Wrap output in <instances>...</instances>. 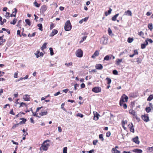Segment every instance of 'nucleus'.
<instances>
[{
    "label": "nucleus",
    "mask_w": 153,
    "mask_h": 153,
    "mask_svg": "<svg viewBox=\"0 0 153 153\" xmlns=\"http://www.w3.org/2000/svg\"><path fill=\"white\" fill-rule=\"evenodd\" d=\"M48 142H50V140H47L45 141L42 144L40 148V150L42 149L44 151H47L48 150L50 145L49 143H47Z\"/></svg>",
    "instance_id": "nucleus-1"
},
{
    "label": "nucleus",
    "mask_w": 153,
    "mask_h": 153,
    "mask_svg": "<svg viewBox=\"0 0 153 153\" xmlns=\"http://www.w3.org/2000/svg\"><path fill=\"white\" fill-rule=\"evenodd\" d=\"M64 29L66 31H69L71 29V25L69 20L67 21L65 24Z\"/></svg>",
    "instance_id": "nucleus-2"
},
{
    "label": "nucleus",
    "mask_w": 153,
    "mask_h": 153,
    "mask_svg": "<svg viewBox=\"0 0 153 153\" xmlns=\"http://www.w3.org/2000/svg\"><path fill=\"white\" fill-rule=\"evenodd\" d=\"M75 54L76 56L80 58L82 56L83 52L81 49H79L76 51Z\"/></svg>",
    "instance_id": "nucleus-3"
},
{
    "label": "nucleus",
    "mask_w": 153,
    "mask_h": 153,
    "mask_svg": "<svg viewBox=\"0 0 153 153\" xmlns=\"http://www.w3.org/2000/svg\"><path fill=\"white\" fill-rule=\"evenodd\" d=\"M92 91L95 93H98L101 91V88L100 87H95L92 89Z\"/></svg>",
    "instance_id": "nucleus-4"
},
{
    "label": "nucleus",
    "mask_w": 153,
    "mask_h": 153,
    "mask_svg": "<svg viewBox=\"0 0 153 153\" xmlns=\"http://www.w3.org/2000/svg\"><path fill=\"white\" fill-rule=\"evenodd\" d=\"M100 43L105 45L107 43V39L105 37L101 38L100 40Z\"/></svg>",
    "instance_id": "nucleus-5"
},
{
    "label": "nucleus",
    "mask_w": 153,
    "mask_h": 153,
    "mask_svg": "<svg viewBox=\"0 0 153 153\" xmlns=\"http://www.w3.org/2000/svg\"><path fill=\"white\" fill-rule=\"evenodd\" d=\"M141 117L143 120L145 122H147L149 120V117L145 114L142 115Z\"/></svg>",
    "instance_id": "nucleus-6"
},
{
    "label": "nucleus",
    "mask_w": 153,
    "mask_h": 153,
    "mask_svg": "<svg viewBox=\"0 0 153 153\" xmlns=\"http://www.w3.org/2000/svg\"><path fill=\"white\" fill-rule=\"evenodd\" d=\"M47 7L46 5H44L42 6L40 9V11L42 13H44L47 10Z\"/></svg>",
    "instance_id": "nucleus-7"
},
{
    "label": "nucleus",
    "mask_w": 153,
    "mask_h": 153,
    "mask_svg": "<svg viewBox=\"0 0 153 153\" xmlns=\"http://www.w3.org/2000/svg\"><path fill=\"white\" fill-rule=\"evenodd\" d=\"M132 140L134 142L137 144H138L140 142L138 140V136H136L133 138L132 139Z\"/></svg>",
    "instance_id": "nucleus-8"
},
{
    "label": "nucleus",
    "mask_w": 153,
    "mask_h": 153,
    "mask_svg": "<svg viewBox=\"0 0 153 153\" xmlns=\"http://www.w3.org/2000/svg\"><path fill=\"white\" fill-rule=\"evenodd\" d=\"M29 95L26 94L23 96V98L25 101H29L30 100V97Z\"/></svg>",
    "instance_id": "nucleus-9"
},
{
    "label": "nucleus",
    "mask_w": 153,
    "mask_h": 153,
    "mask_svg": "<svg viewBox=\"0 0 153 153\" xmlns=\"http://www.w3.org/2000/svg\"><path fill=\"white\" fill-rule=\"evenodd\" d=\"M99 55V52L98 51H96L93 55L91 56V58H95L96 56H97Z\"/></svg>",
    "instance_id": "nucleus-10"
},
{
    "label": "nucleus",
    "mask_w": 153,
    "mask_h": 153,
    "mask_svg": "<svg viewBox=\"0 0 153 153\" xmlns=\"http://www.w3.org/2000/svg\"><path fill=\"white\" fill-rule=\"evenodd\" d=\"M127 15V16H131L132 15V13L131 11L130 10H128L126 11L124 13L123 15Z\"/></svg>",
    "instance_id": "nucleus-11"
},
{
    "label": "nucleus",
    "mask_w": 153,
    "mask_h": 153,
    "mask_svg": "<svg viewBox=\"0 0 153 153\" xmlns=\"http://www.w3.org/2000/svg\"><path fill=\"white\" fill-rule=\"evenodd\" d=\"M94 120H97L98 119L99 117L98 116L99 115V114L97 113L96 112H94Z\"/></svg>",
    "instance_id": "nucleus-12"
},
{
    "label": "nucleus",
    "mask_w": 153,
    "mask_h": 153,
    "mask_svg": "<svg viewBox=\"0 0 153 153\" xmlns=\"http://www.w3.org/2000/svg\"><path fill=\"white\" fill-rule=\"evenodd\" d=\"M148 44V42L147 41H145V42L143 44H142L141 46L142 49H144L146 45Z\"/></svg>",
    "instance_id": "nucleus-13"
},
{
    "label": "nucleus",
    "mask_w": 153,
    "mask_h": 153,
    "mask_svg": "<svg viewBox=\"0 0 153 153\" xmlns=\"http://www.w3.org/2000/svg\"><path fill=\"white\" fill-rule=\"evenodd\" d=\"M58 33V31L56 29L53 30L52 33L50 35V36H53L56 34Z\"/></svg>",
    "instance_id": "nucleus-14"
},
{
    "label": "nucleus",
    "mask_w": 153,
    "mask_h": 153,
    "mask_svg": "<svg viewBox=\"0 0 153 153\" xmlns=\"http://www.w3.org/2000/svg\"><path fill=\"white\" fill-rule=\"evenodd\" d=\"M112 56V55H106L105 57L104 58V60L105 61H108L109 59H111Z\"/></svg>",
    "instance_id": "nucleus-15"
},
{
    "label": "nucleus",
    "mask_w": 153,
    "mask_h": 153,
    "mask_svg": "<svg viewBox=\"0 0 153 153\" xmlns=\"http://www.w3.org/2000/svg\"><path fill=\"white\" fill-rule=\"evenodd\" d=\"M96 68L97 69L101 70L103 68V66L101 64H97L95 66Z\"/></svg>",
    "instance_id": "nucleus-16"
},
{
    "label": "nucleus",
    "mask_w": 153,
    "mask_h": 153,
    "mask_svg": "<svg viewBox=\"0 0 153 153\" xmlns=\"http://www.w3.org/2000/svg\"><path fill=\"white\" fill-rule=\"evenodd\" d=\"M20 120H22V121H20L19 123V124H25L27 121L26 119L24 118H21L20 119Z\"/></svg>",
    "instance_id": "nucleus-17"
},
{
    "label": "nucleus",
    "mask_w": 153,
    "mask_h": 153,
    "mask_svg": "<svg viewBox=\"0 0 153 153\" xmlns=\"http://www.w3.org/2000/svg\"><path fill=\"white\" fill-rule=\"evenodd\" d=\"M128 127L130 128V131H131L134 133V127L132 123L131 125H128Z\"/></svg>",
    "instance_id": "nucleus-18"
},
{
    "label": "nucleus",
    "mask_w": 153,
    "mask_h": 153,
    "mask_svg": "<svg viewBox=\"0 0 153 153\" xmlns=\"http://www.w3.org/2000/svg\"><path fill=\"white\" fill-rule=\"evenodd\" d=\"M17 12V9L16 8L14 9V11L10 15L11 17L16 16V13Z\"/></svg>",
    "instance_id": "nucleus-19"
},
{
    "label": "nucleus",
    "mask_w": 153,
    "mask_h": 153,
    "mask_svg": "<svg viewBox=\"0 0 153 153\" xmlns=\"http://www.w3.org/2000/svg\"><path fill=\"white\" fill-rule=\"evenodd\" d=\"M134 152L137 153H142V151L140 149H135L132 150Z\"/></svg>",
    "instance_id": "nucleus-20"
},
{
    "label": "nucleus",
    "mask_w": 153,
    "mask_h": 153,
    "mask_svg": "<svg viewBox=\"0 0 153 153\" xmlns=\"http://www.w3.org/2000/svg\"><path fill=\"white\" fill-rule=\"evenodd\" d=\"M129 113L130 114H132L134 116V117L136 115V114L135 111L133 110H130L129 111Z\"/></svg>",
    "instance_id": "nucleus-21"
},
{
    "label": "nucleus",
    "mask_w": 153,
    "mask_h": 153,
    "mask_svg": "<svg viewBox=\"0 0 153 153\" xmlns=\"http://www.w3.org/2000/svg\"><path fill=\"white\" fill-rule=\"evenodd\" d=\"M122 59H118L116 61V64L117 65H119L120 64V63L122 62Z\"/></svg>",
    "instance_id": "nucleus-22"
},
{
    "label": "nucleus",
    "mask_w": 153,
    "mask_h": 153,
    "mask_svg": "<svg viewBox=\"0 0 153 153\" xmlns=\"http://www.w3.org/2000/svg\"><path fill=\"white\" fill-rule=\"evenodd\" d=\"M124 102L125 100H124L123 99V97H121L120 102V105L121 106L123 105V104H124L123 102Z\"/></svg>",
    "instance_id": "nucleus-23"
},
{
    "label": "nucleus",
    "mask_w": 153,
    "mask_h": 153,
    "mask_svg": "<svg viewBox=\"0 0 153 153\" xmlns=\"http://www.w3.org/2000/svg\"><path fill=\"white\" fill-rule=\"evenodd\" d=\"M123 97V99L126 102H127L128 99V97L125 94H123L121 97Z\"/></svg>",
    "instance_id": "nucleus-24"
},
{
    "label": "nucleus",
    "mask_w": 153,
    "mask_h": 153,
    "mask_svg": "<svg viewBox=\"0 0 153 153\" xmlns=\"http://www.w3.org/2000/svg\"><path fill=\"white\" fill-rule=\"evenodd\" d=\"M37 26L39 27V29L40 30L42 31V24H39L37 25Z\"/></svg>",
    "instance_id": "nucleus-25"
},
{
    "label": "nucleus",
    "mask_w": 153,
    "mask_h": 153,
    "mask_svg": "<svg viewBox=\"0 0 153 153\" xmlns=\"http://www.w3.org/2000/svg\"><path fill=\"white\" fill-rule=\"evenodd\" d=\"M112 10L110 8L109 10L108 11V13H107V12H105V15L106 16H107L108 15H109L111 14V11H112Z\"/></svg>",
    "instance_id": "nucleus-26"
},
{
    "label": "nucleus",
    "mask_w": 153,
    "mask_h": 153,
    "mask_svg": "<svg viewBox=\"0 0 153 153\" xmlns=\"http://www.w3.org/2000/svg\"><path fill=\"white\" fill-rule=\"evenodd\" d=\"M112 151H114V153H120V151L114 148L112 149Z\"/></svg>",
    "instance_id": "nucleus-27"
},
{
    "label": "nucleus",
    "mask_w": 153,
    "mask_h": 153,
    "mask_svg": "<svg viewBox=\"0 0 153 153\" xmlns=\"http://www.w3.org/2000/svg\"><path fill=\"white\" fill-rule=\"evenodd\" d=\"M25 22L29 26L31 25V23L29 19H26L25 20Z\"/></svg>",
    "instance_id": "nucleus-28"
},
{
    "label": "nucleus",
    "mask_w": 153,
    "mask_h": 153,
    "mask_svg": "<svg viewBox=\"0 0 153 153\" xmlns=\"http://www.w3.org/2000/svg\"><path fill=\"white\" fill-rule=\"evenodd\" d=\"M105 79L107 81V84L110 85L111 81V79L107 77Z\"/></svg>",
    "instance_id": "nucleus-29"
},
{
    "label": "nucleus",
    "mask_w": 153,
    "mask_h": 153,
    "mask_svg": "<svg viewBox=\"0 0 153 153\" xmlns=\"http://www.w3.org/2000/svg\"><path fill=\"white\" fill-rule=\"evenodd\" d=\"M153 99V95H150L148 97L147 100L150 101Z\"/></svg>",
    "instance_id": "nucleus-30"
},
{
    "label": "nucleus",
    "mask_w": 153,
    "mask_h": 153,
    "mask_svg": "<svg viewBox=\"0 0 153 153\" xmlns=\"http://www.w3.org/2000/svg\"><path fill=\"white\" fill-rule=\"evenodd\" d=\"M47 45V43L46 42L41 47V48L42 50H43L44 49L46 48V46Z\"/></svg>",
    "instance_id": "nucleus-31"
},
{
    "label": "nucleus",
    "mask_w": 153,
    "mask_h": 153,
    "mask_svg": "<svg viewBox=\"0 0 153 153\" xmlns=\"http://www.w3.org/2000/svg\"><path fill=\"white\" fill-rule=\"evenodd\" d=\"M48 112L47 111L45 112H42L39 114L41 116H43L44 115H46L47 114Z\"/></svg>",
    "instance_id": "nucleus-32"
},
{
    "label": "nucleus",
    "mask_w": 153,
    "mask_h": 153,
    "mask_svg": "<svg viewBox=\"0 0 153 153\" xmlns=\"http://www.w3.org/2000/svg\"><path fill=\"white\" fill-rule=\"evenodd\" d=\"M16 21H17V19L15 18L13 20L12 22H10V23L11 24H13V25H14L16 24Z\"/></svg>",
    "instance_id": "nucleus-33"
},
{
    "label": "nucleus",
    "mask_w": 153,
    "mask_h": 153,
    "mask_svg": "<svg viewBox=\"0 0 153 153\" xmlns=\"http://www.w3.org/2000/svg\"><path fill=\"white\" fill-rule=\"evenodd\" d=\"M35 7H39L40 4H39L36 1V0H35V1L33 3Z\"/></svg>",
    "instance_id": "nucleus-34"
},
{
    "label": "nucleus",
    "mask_w": 153,
    "mask_h": 153,
    "mask_svg": "<svg viewBox=\"0 0 153 153\" xmlns=\"http://www.w3.org/2000/svg\"><path fill=\"white\" fill-rule=\"evenodd\" d=\"M4 36V35H3L0 37V41L3 43L5 41V39H3Z\"/></svg>",
    "instance_id": "nucleus-35"
},
{
    "label": "nucleus",
    "mask_w": 153,
    "mask_h": 153,
    "mask_svg": "<svg viewBox=\"0 0 153 153\" xmlns=\"http://www.w3.org/2000/svg\"><path fill=\"white\" fill-rule=\"evenodd\" d=\"M87 36H83L81 40H80V41L79 42V43H82V42L85 40L86 38H87Z\"/></svg>",
    "instance_id": "nucleus-36"
},
{
    "label": "nucleus",
    "mask_w": 153,
    "mask_h": 153,
    "mask_svg": "<svg viewBox=\"0 0 153 153\" xmlns=\"http://www.w3.org/2000/svg\"><path fill=\"white\" fill-rule=\"evenodd\" d=\"M148 27L151 30H152L153 28L152 24L151 23L149 24L148 25Z\"/></svg>",
    "instance_id": "nucleus-37"
},
{
    "label": "nucleus",
    "mask_w": 153,
    "mask_h": 153,
    "mask_svg": "<svg viewBox=\"0 0 153 153\" xmlns=\"http://www.w3.org/2000/svg\"><path fill=\"white\" fill-rule=\"evenodd\" d=\"M49 50L50 51V54L51 56H52L54 54L53 52V48H49Z\"/></svg>",
    "instance_id": "nucleus-38"
},
{
    "label": "nucleus",
    "mask_w": 153,
    "mask_h": 153,
    "mask_svg": "<svg viewBox=\"0 0 153 153\" xmlns=\"http://www.w3.org/2000/svg\"><path fill=\"white\" fill-rule=\"evenodd\" d=\"M145 109H146V112L147 113H149L150 111L151 110V108L150 107H146V108Z\"/></svg>",
    "instance_id": "nucleus-39"
},
{
    "label": "nucleus",
    "mask_w": 153,
    "mask_h": 153,
    "mask_svg": "<svg viewBox=\"0 0 153 153\" xmlns=\"http://www.w3.org/2000/svg\"><path fill=\"white\" fill-rule=\"evenodd\" d=\"M133 41V39L129 37L128 38L127 42L129 43H131Z\"/></svg>",
    "instance_id": "nucleus-40"
},
{
    "label": "nucleus",
    "mask_w": 153,
    "mask_h": 153,
    "mask_svg": "<svg viewBox=\"0 0 153 153\" xmlns=\"http://www.w3.org/2000/svg\"><path fill=\"white\" fill-rule=\"evenodd\" d=\"M40 51H36V53H35V55L37 58H38L39 57V53Z\"/></svg>",
    "instance_id": "nucleus-41"
},
{
    "label": "nucleus",
    "mask_w": 153,
    "mask_h": 153,
    "mask_svg": "<svg viewBox=\"0 0 153 153\" xmlns=\"http://www.w3.org/2000/svg\"><path fill=\"white\" fill-rule=\"evenodd\" d=\"M99 138L101 139V140L103 141L104 140V139L103 137L102 134H100L99 135Z\"/></svg>",
    "instance_id": "nucleus-42"
},
{
    "label": "nucleus",
    "mask_w": 153,
    "mask_h": 153,
    "mask_svg": "<svg viewBox=\"0 0 153 153\" xmlns=\"http://www.w3.org/2000/svg\"><path fill=\"white\" fill-rule=\"evenodd\" d=\"M124 53H127V50L125 49L124 51H123V52L120 53L119 54V55L120 56H121V55H123V54Z\"/></svg>",
    "instance_id": "nucleus-43"
},
{
    "label": "nucleus",
    "mask_w": 153,
    "mask_h": 153,
    "mask_svg": "<svg viewBox=\"0 0 153 153\" xmlns=\"http://www.w3.org/2000/svg\"><path fill=\"white\" fill-rule=\"evenodd\" d=\"M147 150L148 151H149L150 152H151L152 151H153V146L151 147H149L147 149Z\"/></svg>",
    "instance_id": "nucleus-44"
},
{
    "label": "nucleus",
    "mask_w": 153,
    "mask_h": 153,
    "mask_svg": "<svg viewBox=\"0 0 153 153\" xmlns=\"http://www.w3.org/2000/svg\"><path fill=\"white\" fill-rule=\"evenodd\" d=\"M65 65H66L67 67H68L69 66H71L72 65V63L71 62H70L68 63H65Z\"/></svg>",
    "instance_id": "nucleus-45"
},
{
    "label": "nucleus",
    "mask_w": 153,
    "mask_h": 153,
    "mask_svg": "<svg viewBox=\"0 0 153 153\" xmlns=\"http://www.w3.org/2000/svg\"><path fill=\"white\" fill-rule=\"evenodd\" d=\"M67 147H66L64 148L63 150V153H67Z\"/></svg>",
    "instance_id": "nucleus-46"
},
{
    "label": "nucleus",
    "mask_w": 153,
    "mask_h": 153,
    "mask_svg": "<svg viewBox=\"0 0 153 153\" xmlns=\"http://www.w3.org/2000/svg\"><path fill=\"white\" fill-rule=\"evenodd\" d=\"M9 15L10 13L8 12L6 13L5 16L7 19H8L10 17V16H9Z\"/></svg>",
    "instance_id": "nucleus-47"
},
{
    "label": "nucleus",
    "mask_w": 153,
    "mask_h": 153,
    "mask_svg": "<svg viewBox=\"0 0 153 153\" xmlns=\"http://www.w3.org/2000/svg\"><path fill=\"white\" fill-rule=\"evenodd\" d=\"M137 62L138 63H140L141 62V60L140 58H137Z\"/></svg>",
    "instance_id": "nucleus-48"
},
{
    "label": "nucleus",
    "mask_w": 153,
    "mask_h": 153,
    "mask_svg": "<svg viewBox=\"0 0 153 153\" xmlns=\"http://www.w3.org/2000/svg\"><path fill=\"white\" fill-rule=\"evenodd\" d=\"M19 123H17V124L14 125L12 126V128L13 129H14L15 128L19 126Z\"/></svg>",
    "instance_id": "nucleus-49"
},
{
    "label": "nucleus",
    "mask_w": 153,
    "mask_h": 153,
    "mask_svg": "<svg viewBox=\"0 0 153 153\" xmlns=\"http://www.w3.org/2000/svg\"><path fill=\"white\" fill-rule=\"evenodd\" d=\"M134 118H135L137 120L138 122H139L140 120V118L138 117L137 115H136L134 117Z\"/></svg>",
    "instance_id": "nucleus-50"
},
{
    "label": "nucleus",
    "mask_w": 153,
    "mask_h": 153,
    "mask_svg": "<svg viewBox=\"0 0 153 153\" xmlns=\"http://www.w3.org/2000/svg\"><path fill=\"white\" fill-rule=\"evenodd\" d=\"M76 115L77 116L80 117L81 118L83 117V115L82 114L78 113Z\"/></svg>",
    "instance_id": "nucleus-51"
},
{
    "label": "nucleus",
    "mask_w": 153,
    "mask_h": 153,
    "mask_svg": "<svg viewBox=\"0 0 153 153\" xmlns=\"http://www.w3.org/2000/svg\"><path fill=\"white\" fill-rule=\"evenodd\" d=\"M113 73L114 75H117L118 72L116 70H114L113 71Z\"/></svg>",
    "instance_id": "nucleus-52"
},
{
    "label": "nucleus",
    "mask_w": 153,
    "mask_h": 153,
    "mask_svg": "<svg viewBox=\"0 0 153 153\" xmlns=\"http://www.w3.org/2000/svg\"><path fill=\"white\" fill-rule=\"evenodd\" d=\"M79 84H75V85H74V89L76 90L77 89L76 88V87H79Z\"/></svg>",
    "instance_id": "nucleus-53"
},
{
    "label": "nucleus",
    "mask_w": 153,
    "mask_h": 153,
    "mask_svg": "<svg viewBox=\"0 0 153 153\" xmlns=\"http://www.w3.org/2000/svg\"><path fill=\"white\" fill-rule=\"evenodd\" d=\"M117 17L114 15L112 18V20L113 21H115L116 20Z\"/></svg>",
    "instance_id": "nucleus-54"
},
{
    "label": "nucleus",
    "mask_w": 153,
    "mask_h": 153,
    "mask_svg": "<svg viewBox=\"0 0 153 153\" xmlns=\"http://www.w3.org/2000/svg\"><path fill=\"white\" fill-rule=\"evenodd\" d=\"M134 54L135 55H137L138 54V52L137 50H135L134 51Z\"/></svg>",
    "instance_id": "nucleus-55"
},
{
    "label": "nucleus",
    "mask_w": 153,
    "mask_h": 153,
    "mask_svg": "<svg viewBox=\"0 0 153 153\" xmlns=\"http://www.w3.org/2000/svg\"><path fill=\"white\" fill-rule=\"evenodd\" d=\"M108 34L109 35H111V34L112 33V30H111L110 29V28H108Z\"/></svg>",
    "instance_id": "nucleus-56"
},
{
    "label": "nucleus",
    "mask_w": 153,
    "mask_h": 153,
    "mask_svg": "<svg viewBox=\"0 0 153 153\" xmlns=\"http://www.w3.org/2000/svg\"><path fill=\"white\" fill-rule=\"evenodd\" d=\"M146 41H147V42L148 41L151 43L153 42V41L151 39H149V38H147Z\"/></svg>",
    "instance_id": "nucleus-57"
},
{
    "label": "nucleus",
    "mask_w": 153,
    "mask_h": 153,
    "mask_svg": "<svg viewBox=\"0 0 153 153\" xmlns=\"http://www.w3.org/2000/svg\"><path fill=\"white\" fill-rule=\"evenodd\" d=\"M23 105H24L25 106L27 105L25 103L23 102H22L20 104V105L19 107L20 108L21 107H22L23 106Z\"/></svg>",
    "instance_id": "nucleus-58"
},
{
    "label": "nucleus",
    "mask_w": 153,
    "mask_h": 153,
    "mask_svg": "<svg viewBox=\"0 0 153 153\" xmlns=\"http://www.w3.org/2000/svg\"><path fill=\"white\" fill-rule=\"evenodd\" d=\"M111 133L110 131H108L106 133V136L107 137H109L111 135Z\"/></svg>",
    "instance_id": "nucleus-59"
},
{
    "label": "nucleus",
    "mask_w": 153,
    "mask_h": 153,
    "mask_svg": "<svg viewBox=\"0 0 153 153\" xmlns=\"http://www.w3.org/2000/svg\"><path fill=\"white\" fill-rule=\"evenodd\" d=\"M20 32H21L20 30H18L17 31V34L18 35H19V36H20V37H21L22 36L20 34Z\"/></svg>",
    "instance_id": "nucleus-60"
},
{
    "label": "nucleus",
    "mask_w": 153,
    "mask_h": 153,
    "mask_svg": "<svg viewBox=\"0 0 153 153\" xmlns=\"http://www.w3.org/2000/svg\"><path fill=\"white\" fill-rule=\"evenodd\" d=\"M98 142L97 140H94L93 141V143L94 145H96Z\"/></svg>",
    "instance_id": "nucleus-61"
},
{
    "label": "nucleus",
    "mask_w": 153,
    "mask_h": 153,
    "mask_svg": "<svg viewBox=\"0 0 153 153\" xmlns=\"http://www.w3.org/2000/svg\"><path fill=\"white\" fill-rule=\"evenodd\" d=\"M138 35L140 36H143L144 35V33H143L142 31H141L138 34Z\"/></svg>",
    "instance_id": "nucleus-62"
},
{
    "label": "nucleus",
    "mask_w": 153,
    "mask_h": 153,
    "mask_svg": "<svg viewBox=\"0 0 153 153\" xmlns=\"http://www.w3.org/2000/svg\"><path fill=\"white\" fill-rule=\"evenodd\" d=\"M10 113L11 114H12L13 115H14L15 113L13 112V109H12L10 111Z\"/></svg>",
    "instance_id": "nucleus-63"
},
{
    "label": "nucleus",
    "mask_w": 153,
    "mask_h": 153,
    "mask_svg": "<svg viewBox=\"0 0 153 153\" xmlns=\"http://www.w3.org/2000/svg\"><path fill=\"white\" fill-rule=\"evenodd\" d=\"M60 94V92L59 91H58L57 93L54 94V95L55 96H56L58 95H59V94Z\"/></svg>",
    "instance_id": "nucleus-64"
}]
</instances>
